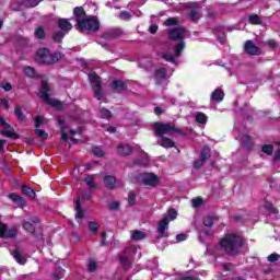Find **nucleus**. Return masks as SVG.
<instances>
[{"label":"nucleus","mask_w":280,"mask_h":280,"mask_svg":"<svg viewBox=\"0 0 280 280\" xmlns=\"http://www.w3.org/2000/svg\"><path fill=\"white\" fill-rule=\"evenodd\" d=\"M176 240L177 242H185V240H187V234H177Z\"/></svg>","instance_id":"obj_63"},{"label":"nucleus","mask_w":280,"mask_h":280,"mask_svg":"<svg viewBox=\"0 0 280 280\" xmlns=\"http://www.w3.org/2000/svg\"><path fill=\"white\" fill-rule=\"evenodd\" d=\"M89 189H96L97 184H95V176L86 174L83 178Z\"/></svg>","instance_id":"obj_26"},{"label":"nucleus","mask_w":280,"mask_h":280,"mask_svg":"<svg viewBox=\"0 0 280 280\" xmlns=\"http://www.w3.org/2000/svg\"><path fill=\"white\" fill-rule=\"evenodd\" d=\"M248 21L250 25H261L262 23L261 18L258 14H250Z\"/></svg>","instance_id":"obj_35"},{"label":"nucleus","mask_w":280,"mask_h":280,"mask_svg":"<svg viewBox=\"0 0 280 280\" xmlns=\"http://www.w3.org/2000/svg\"><path fill=\"white\" fill-rule=\"evenodd\" d=\"M155 137L161 139L160 145L162 148H175L176 142L165 137V135H183V129L177 128L175 124L154 122L153 125Z\"/></svg>","instance_id":"obj_2"},{"label":"nucleus","mask_w":280,"mask_h":280,"mask_svg":"<svg viewBox=\"0 0 280 280\" xmlns=\"http://www.w3.org/2000/svg\"><path fill=\"white\" fill-rule=\"evenodd\" d=\"M110 89L116 93H124V91L128 90V85L121 80L114 79L110 83Z\"/></svg>","instance_id":"obj_13"},{"label":"nucleus","mask_w":280,"mask_h":280,"mask_svg":"<svg viewBox=\"0 0 280 280\" xmlns=\"http://www.w3.org/2000/svg\"><path fill=\"white\" fill-rule=\"evenodd\" d=\"M43 124H44L43 117L37 116V117L35 118V128H36V129L40 128V126H43Z\"/></svg>","instance_id":"obj_59"},{"label":"nucleus","mask_w":280,"mask_h":280,"mask_svg":"<svg viewBox=\"0 0 280 280\" xmlns=\"http://www.w3.org/2000/svg\"><path fill=\"white\" fill-rule=\"evenodd\" d=\"M128 205L129 207H135L137 205V194L135 190L128 192Z\"/></svg>","instance_id":"obj_36"},{"label":"nucleus","mask_w":280,"mask_h":280,"mask_svg":"<svg viewBox=\"0 0 280 280\" xmlns=\"http://www.w3.org/2000/svg\"><path fill=\"white\" fill-rule=\"evenodd\" d=\"M14 115H15L18 121H20V124H23V121H25V119H26V116L23 113V109L21 108V106L14 107Z\"/></svg>","instance_id":"obj_29"},{"label":"nucleus","mask_w":280,"mask_h":280,"mask_svg":"<svg viewBox=\"0 0 280 280\" xmlns=\"http://www.w3.org/2000/svg\"><path fill=\"white\" fill-rule=\"evenodd\" d=\"M244 238L235 233H228L219 241L220 249L229 257H237L244 248Z\"/></svg>","instance_id":"obj_1"},{"label":"nucleus","mask_w":280,"mask_h":280,"mask_svg":"<svg viewBox=\"0 0 280 280\" xmlns=\"http://www.w3.org/2000/svg\"><path fill=\"white\" fill-rule=\"evenodd\" d=\"M177 217L178 212H176L174 208H171L164 218H167L168 222H172L173 220H176Z\"/></svg>","instance_id":"obj_45"},{"label":"nucleus","mask_w":280,"mask_h":280,"mask_svg":"<svg viewBox=\"0 0 280 280\" xmlns=\"http://www.w3.org/2000/svg\"><path fill=\"white\" fill-rule=\"evenodd\" d=\"M163 60H166V62H171V65H176V58L172 55L164 54L162 55Z\"/></svg>","instance_id":"obj_49"},{"label":"nucleus","mask_w":280,"mask_h":280,"mask_svg":"<svg viewBox=\"0 0 280 280\" xmlns=\"http://www.w3.org/2000/svg\"><path fill=\"white\" fill-rule=\"evenodd\" d=\"M132 145L120 143L117 147V152L120 156H130L132 154Z\"/></svg>","instance_id":"obj_18"},{"label":"nucleus","mask_w":280,"mask_h":280,"mask_svg":"<svg viewBox=\"0 0 280 280\" xmlns=\"http://www.w3.org/2000/svg\"><path fill=\"white\" fill-rule=\"evenodd\" d=\"M19 230L16 228H9L8 224L0 221V238L1 240H16Z\"/></svg>","instance_id":"obj_7"},{"label":"nucleus","mask_w":280,"mask_h":280,"mask_svg":"<svg viewBox=\"0 0 280 280\" xmlns=\"http://www.w3.org/2000/svg\"><path fill=\"white\" fill-rule=\"evenodd\" d=\"M197 124H207V116L202 112H198L196 115Z\"/></svg>","instance_id":"obj_46"},{"label":"nucleus","mask_w":280,"mask_h":280,"mask_svg":"<svg viewBox=\"0 0 280 280\" xmlns=\"http://www.w3.org/2000/svg\"><path fill=\"white\" fill-rule=\"evenodd\" d=\"M205 163H207L205 160H201V158H199L198 160H196L192 164L194 170H200V167H202V165H205Z\"/></svg>","instance_id":"obj_53"},{"label":"nucleus","mask_w":280,"mask_h":280,"mask_svg":"<svg viewBox=\"0 0 280 280\" xmlns=\"http://www.w3.org/2000/svg\"><path fill=\"white\" fill-rule=\"evenodd\" d=\"M189 18L192 20V21H198L199 18V13L198 11L196 10H191L190 13H189Z\"/></svg>","instance_id":"obj_58"},{"label":"nucleus","mask_w":280,"mask_h":280,"mask_svg":"<svg viewBox=\"0 0 280 280\" xmlns=\"http://www.w3.org/2000/svg\"><path fill=\"white\" fill-rule=\"evenodd\" d=\"M185 50V40L179 42L174 46V54L176 58L183 56V51Z\"/></svg>","instance_id":"obj_30"},{"label":"nucleus","mask_w":280,"mask_h":280,"mask_svg":"<svg viewBox=\"0 0 280 280\" xmlns=\"http://www.w3.org/2000/svg\"><path fill=\"white\" fill-rule=\"evenodd\" d=\"M22 194H24V196H27L28 198H31V200H35L36 199V191L27 186V185H23L22 186Z\"/></svg>","instance_id":"obj_24"},{"label":"nucleus","mask_w":280,"mask_h":280,"mask_svg":"<svg viewBox=\"0 0 280 280\" xmlns=\"http://www.w3.org/2000/svg\"><path fill=\"white\" fill-rule=\"evenodd\" d=\"M62 277H65V269L59 267L54 271L52 280H60Z\"/></svg>","instance_id":"obj_40"},{"label":"nucleus","mask_w":280,"mask_h":280,"mask_svg":"<svg viewBox=\"0 0 280 280\" xmlns=\"http://www.w3.org/2000/svg\"><path fill=\"white\" fill-rule=\"evenodd\" d=\"M34 132L36 137H39V139H44V141H46V139H49V133H47L44 129H35Z\"/></svg>","instance_id":"obj_44"},{"label":"nucleus","mask_w":280,"mask_h":280,"mask_svg":"<svg viewBox=\"0 0 280 280\" xmlns=\"http://www.w3.org/2000/svg\"><path fill=\"white\" fill-rule=\"evenodd\" d=\"M11 255L15 259L16 264H19L20 266H25L27 264V257H25V255H23L21 249H19V248L13 249L11 252Z\"/></svg>","instance_id":"obj_14"},{"label":"nucleus","mask_w":280,"mask_h":280,"mask_svg":"<svg viewBox=\"0 0 280 280\" xmlns=\"http://www.w3.org/2000/svg\"><path fill=\"white\" fill-rule=\"evenodd\" d=\"M73 16L75 18L77 25H79V21H82V19H86V11H84V8L82 7H77L73 10Z\"/></svg>","instance_id":"obj_21"},{"label":"nucleus","mask_w":280,"mask_h":280,"mask_svg":"<svg viewBox=\"0 0 280 280\" xmlns=\"http://www.w3.org/2000/svg\"><path fill=\"white\" fill-rule=\"evenodd\" d=\"M149 32H150V34H156V32H159V25L151 24L149 27Z\"/></svg>","instance_id":"obj_62"},{"label":"nucleus","mask_w":280,"mask_h":280,"mask_svg":"<svg viewBox=\"0 0 280 280\" xmlns=\"http://www.w3.org/2000/svg\"><path fill=\"white\" fill-rule=\"evenodd\" d=\"M103 183L107 189H115L117 186V178L113 175H106L103 178Z\"/></svg>","instance_id":"obj_20"},{"label":"nucleus","mask_w":280,"mask_h":280,"mask_svg":"<svg viewBox=\"0 0 280 280\" xmlns=\"http://www.w3.org/2000/svg\"><path fill=\"white\" fill-rule=\"evenodd\" d=\"M57 25L59 30L61 32H65L66 34H68L69 32H71V30H73V25L71 24V22H69V20L65 18H60L57 22Z\"/></svg>","instance_id":"obj_15"},{"label":"nucleus","mask_w":280,"mask_h":280,"mask_svg":"<svg viewBox=\"0 0 280 280\" xmlns=\"http://www.w3.org/2000/svg\"><path fill=\"white\" fill-rule=\"evenodd\" d=\"M100 115L102 119H110L113 117V113L108 110L106 107L100 108Z\"/></svg>","instance_id":"obj_37"},{"label":"nucleus","mask_w":280,"mask_h":280,"mask_svg":"<svg viewBox=\"0 0 280 280\" xmlns=\"http://www.w3.org/2000/svg\"><path fill=\"white\" fill-rule=\"evenodd\" d=\"M74 211H77L75 218L84 220V209H82V201H80V198L75 201Z\"/></svg>","instance_id":"obj_25"},{"label":"nucleus","mask_w":280,"mask_h":280,"mask_svg":"<svg viewBox=\"0 0 280 280\" xmlns=\"http://www.w3.org/2000/svg\"><path fill=\"white\" fill-rule=\"evenodd\" d=\"M244 51L247 56H261V48L255 45L253 40L245 42Z\"/></svg>","instance_id":"obj_11"},{"label":"nucleus","mask_w":280,"mask_h":280,"mask_svg":"<svg viewBox=\"0 0 280 280\" xmlns=\"http://www.w3.org/2000/svg\"><path fill=\"white\" fill-rule=\"evenodd\" d=\"M88 229L90 233H93V235L97 234V231H100V223L95 221L88 222Z\"/></svg>","instance_id":"obj_33"},{"label":"nucleus","mask_w":280,"mask_h":280,"mask_svg":"<svg viewBox=\"0 0 280 280\" xmlns=\"http://www.w3.org/2000/svg\"><path fill=\"white\" fill-rule=\"evenodd\" d=\"M164 25H166V27H172V25H178V19H176V18H168L164 22Z\"/></svg>","instance_id":"obj_47"},{"label":"nucleus","mask_w":280,"mask_h":280,"mask_svg":"<svg viewBox=\"0 0 280 280\" xmlns=\"http://www.w3.org/2000/svg\"><path fill=\"white\" fill-rule=\"evenodd\" d=\"M51 91V88H49V83L45 80L42 81V89L39 91V97L45 102V104H48L49 106H52V108H56L57 110H65V105L62 102L51 98L49 96V92Z\"/></svg>","instance_id":"obj_4"},{"label":"nucleus","mask_w":280,"mask_h":280,"mask_svg":"<svg viewBox=\"0 0 280 280\" xmlns=\"http://www.w3.org/2000/svg\"><path fill=\"white\" fill-rule=\"evenodd\" d=\"M58 126L61 130V141L62 143H67V141H69V133H67V130H69V127L65 124V119L62 118L58 119Z\"/></svg>","instance_id":"obj_16"},{"label":"nucleus","mask_w":280,"mask_h":280,"mask_svg":"<svg viewBox=\"0 0 280 280\" xmlns=\"http://www.w3.org/2000/svg\"><path fill=\"white\" fill-rule=\"evenodd\" d=\"M0 89H3L7 93L12 91V83L10 82H1L0 83Z\"/></svg>","instance_id":"obj_54"},{"label":"nucleus","mask_w":280,"mask_h":280,"mask_svg":"<svg viewBox=\"0 0 280 280\" xmlns=\"http://www.w3.org/2000/svg\"><path fill=\"white\" fill-rule=\"evenodd\" d=\"M280 160V149H278L275 154H273V161H279Z\"/></svg>","instance_id":"obj_64"},{"label":"nucleus","mask_w":280,"mask_h":280,"mask_svg":"<svg viewBox=\"0 0 280 280\" xmlns=\"http://www.w3.org/2000/svg\"><path fill=\"white\" fill-rule=\"evenodd\" d=\"M131 240H136V241L145 240V233L139 230H135L131 234Z\"/></svg>","instance_id":"obj_38"},{"label":"nucleus","mask_w":280,"mask_h":280,"mask_svg":"<svg viewBox=\"0 0 280 280\" xmlns=\"http://www.w3.org/2000/svg\"><path fill=\"white\" fill-rule=\"evenodd\" d=\"M265 209H267V211H269L270 213H277V209L275 205H272V202L266 201Z\"/></svg>","instance_id":"obj_52"},{"label":"nucleus","mask_w":280,"mask_h":280,"mask_svg":"<svg viewBox=\"0 0 280 280\" xmlns=\"http://www.w3.org/2000/svg\"><path fill=\"white\" fill-rule=\"evenodd\" d=\"M36 224H38V218L33 217L31 221H25L22 226L24 231H27V233L36 237Z\"/></svg>","instance_id":"obj_12"},{"label":"nucleus","mask_w":280,"mask_h":280,"mask_svg":"<svg viewBox=\"0 0 280 280\" xmlns=\"http://www.w3.org/2000/svg\"><path fill=\"white\" fill-rule=\"evenodd\" d=\"M161 183L159 176L154 173H144L142 174V185H147L149 187H156Z\"/></svg>","instance_id":"obj_10"},{"label":"nucleus","mask_w":280,"mask_h":280,"mask_svg":"<svg viewBox=\"0 0 280 280\" xmlns=\"http://www.w3.org/2000/svg\"><path fill=\"white\" fill-rule=\"evenodd\" d=\"M119 19H121L122 21H130V19H132V15L128 11H121L119 13Z\"/></svg>","instance_id":"obj_50"},{"label":"nucleus","mask_w":280,"mask_h":280,"mask_svg":"<svg viewBox=\"0 0 280 280\" xmlns=\"http://www.w3.org/2000/svg\"><path fill=\"white\" fill-rule=\"evenodd\" d=\"M202 202H203V200H202V198H200V197L194 198V199L191 200V205H192V207H194L195 209H198L199 207H202Z\"/></svg>","instance_id":"obj_48"},{"label":"nucleus","mask_w":280,"mask_h":280,"mask_svg":"<svg viewBox=\"0 0 280 280\" xmlns=\"http://www.w3.org/2000/svg\"><path fill=\"white\" fill-rule=\"evenodd\" d=\"M212 102L220 104L224 100V90L222 88H217L210 95Z\"/></svg>","instance_id":"obj_17"},{"label":"nucleus","mask_w":280,"mask_h":280,"mask_svg":"<svg viewBox=\"0 0 280 280\" xmlns=\"http://www.w3.org/2000/svg\"><path fill=\"white\" fill-rule=\"evenodd\" d=\"M8 198L12 200L18 207H25L27 205V201L25 198L21 197L20 195H16L15 192L9 194Z\"/></svg>","instance_id":"obj_19"},{"label":"nucleus","mask_w":280,"mask_h":280,"mask_svg":"<svg viewBox=\"0 0 280 280\" xmlns=\"http://www.w3.org/2000/svg\"><path fill=\"white\" fill-rule=\"evenodd\" d=\"M92 153L94 154V156H97L98 159H102V156H104V152L100 149V147H93Z\"/></svg>","instance_id":"obj_51"},{"label":"nucleus","mask_w":280,"mask_h":280,"mask_svg":"<svg viewBox=\"0 0 280 280\" xmlns=\"http://www.w3.org/2000/svg\"><path fill=\"white\" fill-rule=\"evenodd\" d=\"M117 36V34H115V32H107L103 34V38H105L106 40H113V38H115Z\"/></svg>","instance_id":"obj_56"},{"label":"nucleus","mask_w":280,"mask_h":280,"mask_svg":"<svg viewBox=\"0 0 280 280\" xmlns=\"http://www.w3.org/2000/svg\"><path fill=\"white\" fill-rule=\"evenodd\" d=\"M62 52L55 51L54 54H51V50H49V48H39L35 52V60L39 65H56V62H60V60H62Z\"/></svg>","instance_id":"obj_3"},{"label":"nucleus","mask_w":280,"mask_h":280,"mask_svg":"<svg viewBox=\"0 0 280 280\" xmlns=\"http://www.w3.org/2000/svg\"><path fill=\"white\" fill-rule=\"evenodd\" d=\"M34 36L37 40H45L47 38V33H45V27L38 26L35 28Z\"/></svg>","instance_id":"obj_28"},{"label":"nucleus","mask_w":280,"mask_h":280,"mask_svg":"<svg viewBox=\"0 0 280 280\" xmlns=\"http://www.w3.org/2000/svg\"><path fill=\"white\" fill-rule=\"evenodd\" d=\"M165 78H167V69L160 68L155 70V81L158 84H161Z\"/></svg>","instance_id":"obj_22"},{"label":"nucleus","mask_w":280,"mask_h":280,"mask_svg":"<svg viewBox=\"0 0 280 280\" xmlns=\"http://www.w3.org/2000/svg\"><path fill=\"white\" fill-rule=\"evenodd\" d=\"M89 80L95 100L98 102L102 101V97H104V91H102V77L97 75V73H91L89 74Z\"/></svg>","instance_id":"obj_6"},{"label":"nucleus","mask_w":280,"mask_h":280,"mask_svg":"<svg viewBox=\"0 0 280 280\" xmlns=\"http://www.w3.org/2000/svg\"><path fill=\"white\" fill-rule=\"evenodd\" d=\"M242 141H243L244 148H246V150H248V152H250V150H253V148H255V142L253 141V138L250 136L244 135L242 137Z\"/></svg>","instance_id":"obj_23"},{"label":"nucleus","mask_w":280,"mask_h":280,"mask_svg":"<svg viewBox=\"0 0 280 280\" xmlns=\"http://www.w3.org/2000/svg\"><path fill=\"white\" fill-rule=\"evenodd\" d=\"M120 264L122 268H130V260H128V257L126 256L120 257Z\"/></svg>","instance_id":"obj_55"},{"label":"nucleus","mask_w":280,"mask_h":280,"mask_svg":"<svg viewBox=\"0 0 280 280\" xmlns=\"http://www.w3.org/2000/svg\"><path fill=\"white\" fill-rule=\"evenodd\" d=\"M97 270V261L95 259L90 258L88 264V272H95Z\"/></svg>","instance_id":"obj_43"},{"label":"nucleus","mask_w":280,"mask_h":280,"mask_svg":"<svg viewBox=\"0 0 280 280\" xmlns=\"http://www.w3.org/2000/svg\"><path fill=\"white\" fill-rule=\"evenodd\" d=\"M120 205H119V201H113L110 205H109V209L112 211H117V209H119Z\"/></svg>","instance_id":"obj_61"},{"label":"nucleus","mask_w":280,"mask_h":280,"mask_svg":"<svg viewBox=\"0 0 280 280\" xmlns=\"http://www.w3.org/2000/svg\"><path fill=\"white\" fill-rule=\"evenodd\" d=\"M100 20L96 16H89L79 21L77 24L78 30L86 32H100Z\"/></svg>","instance_id":"obj_5"},{"label":"nucleus","mask_w":280,"mask_h":280,"mask_svg":"<svg viewBox=\"0 0 280 280\" xmlns=\"http://www.w3.org/2000/svg\"><path fill=\"white\" fill-rule=\"evenodd\" d=\"M261 152H264L268 156H271V154L275 152V145L265 144V145L261 147Z\"/></svg>","instance_id":"obj_41"},{"label":"nucleus","mask_w":280,"mask_h":280,"mask_svg":"<svg viewBox=\"0 0 280 280\" xmlns=\"http://www.w3.org/2000/svg\"><path fill=\"white\" fill-rule=\"evenodd\" d=\"M187 28H185V26L174 27L168 31V39L174 43H180L185 40Z\"/></svg>","instance_id":"obj_8"},{"label":"nucleus","mask_w":280,"mask_h":280,"mask_svg":"<svg viewBox=\"0 0 280 280\" xmlns=\"http://www.w3.org/2000/svg\"><path fill=\"white\" fill-rule=\"evenodd\" d=\"M167 229H170V219L167 217H164L158 223V236H156V240H161V237H170V232H167Z\"/></svg>","instance_id":"obj_9"},{"label":"nucleus","mask_w":280,"mask_h":280,"mask_svg":"<svg viewBox=\"0 0 280 280\" xmlns=\"http://www.w3.org/2000/svg\"><path fill=\"white\" fill-rule=\"evenodd\" d=\"M42 0H23L24 8H36Z\"/></svg>","instance_id":"obj_42"},{"label":"nucleus","mask_w":280,"mask_h":280,"mask_svg":"<svg viewBox=\"0 0 280 280\" xmlns=\"http://www.w3.org/2000/svg\"><path fill=\"white\" fill-rule=\"evenodd\" d=\"M0 135H3V137H8V139H21V136L14 130H2L0 131Z\"/></svg>","instance_id":"obj_32"},{"label":"nucleus","mask_w":280,"mask_h":280,"mask_svg":"<svg viewBox=\"0 0 280 280\" xmlns=\"http://www.w3.org/2000/svg\"><path fill=\"white\" fill-rule=\"evenodd\" d=\"M24 75H26V78H36V69H34V67H25L24 68Z\"/></svg>","instance_id":"obj_39"},{"label":"nucleus","mask_w":280,"mask_h":280,"mask_svg":"<svg viewBox=\"0 0 280 280\" xmlns=\"http://www.w3.org/2000/svg\"><path fill=\"white\" fill-rule=\"evenodd\" d=\"M0 126H3V128L5 130H10V128H12V126H10V124H8L5 121V118H3V116L0 115Z\"/></svg>","instance_id":"obj_57"},{"label":"nucleus","mask_w":280,"mask_h":280,"mask_svg":"<svg viewBox=\"0 0 280 280\" xmlns=\"http://www.w3.org/2000/svg\"><path fill=\"white\" fill-rule=\"evenodd\" d=\"M199 159L203 160L206 163L208 159H211V148L209 145H205L201 149Z\"/></svg>","instance_id":"obj_27"},{"label":"nucleus","mask_w":280,"mask_h":280,"mask_svg":"<svg viewBox=\"0 0 280 280\" xmlns=\"http://www.w3.org/2000/svg\"><path fill=\"white\" fill-rule=\"evenodd\" d=\"M65 36H67V33H65V31L55 32L52 34V40L55 43H62V38H65Z\"/></svg>","instance_id":"obj_34"},{"label":"nucleus","mask_w":280,"mask_h":280,"mask_svg":"<svg viewBox=\"0 0 280 280\" xmlns=\"http://www.w3.org/2000/svg\"><path fill=\"white\" fill-rule=\"evenodd\" d=\"M215 220H218V217H215V215H208V217H205L202 219V222H203L205 226H208L209 229H211V226H213Z\"/></svg>","instance_id":"obj_31"},{"label":"nucleus","mask_w":280,"mask_h":280,"mask_svg":"<svg viewBox=\"0 0 280 280\" xmlns=\"http://www.w3.org/2000/svg\"><path fill=\"white\" fill-rule=\"evenodd\" d=\"M268 261L271 264H275V261H279V255L278 254H271L268 256Z\"/></svg>","instance_id":"obj_60"}]
</instances>
